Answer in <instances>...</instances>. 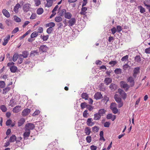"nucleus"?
<instances>
[{"label":"nucleus","instance_id":"f257e3e1","mask_svg":"<svg viewBox=\"0 0 150 150\" xmlns=\"http://www.w3.org/2000/svg\"><path fill=\"white\" fill-rule=\"evenodd\" d=\"M35 127L34 125L31 123H28L25 126V130L30 131V130L33 129Z\"/></svg>","mask_w":150,"mask_h":150},{"label":"nucleus","instance_id":"f03ea898","mask_svg":"<svg viewBox=\"0 0 150 150\" xmlns=\"http://www.w3.org/2000/svg\"><path fill=\"white\" fill-rule=\"evenodd\" d=\"M120 85L121 88H123L126 91L129 88V86L124 81H121L120 82Z\"/></svg>","mask_w":150,"mask_h":150},{"label":"nucleus","instance_id":"7ed1b4c3","mask_svg":"<svg viewBox=\"0 0 150 150\" xmlns=\"http://www.w3.org/2000/svg\"><path fill=\"white\" fill-rule=\"evenodd\" d=\"M31 5L29 3L25 4L23 7V9L24 12H27L29 11Z\"/></svg>","mask_w":150,"mask_h":150},{"label":"nucleus","instance_id":"20e7f679","mask_svg":"<svg viewBox=\"0 0 150 150\" xmlns=\"http://www.w3.org/2000/svg\"><path fill=\"white\" fill-rule=\"evenodd\" d=\"M127 81L129 82L131 86H133L134 85V81L133 78L132 76H129L127 79Z\"/></svg>","mask_w":150,"mask_h":150},{"label":"nucleus","instance_id":"39448f33","mask_svg":"<svg viewBox=\"0 0 150 150\" xmlns=\"http://www.w3.org/2000/svg\"><path fill=\"white\" fill-rule=\"evenodd\" d=\"M30 112V110L28 108H26L23 110L22 112V115L25 116L28 115Z\"/></svg>","mask_w":150,"mask_h":150},{"label":"nucleus","instance_id":"423d86ee","mask_svg":"<svg viewBox=\"0 0 150 150\" xmlns=\"http://www.w3.org/2000/svg\"><path fill=\"white\" fill-rule=\"evenodd\" d=\"M102 98V95L100 92H98L96 93L94 96V98L96 100L100 99Z\"/></svg>","mask_w":150,"mask_h":150},{"label":"nucleus","instance_id":"0eeeda50","mask_svg":"<svg viewBox=\"0 0 150 150\" xmlns=\"http://www.w3.org/2000/svg\"><path fill=\"white\" fill-rule=\"evenodd\" d=\"M118 92L124 99H125L126 98L127 96L126 94L123 90L121 89H119L118 90Z\"/></svg>","mask_w":150,"mask_h":150},{"label":"nucleus","instance_id":"6e6552de","mask_svg":"<svg viewBox=\"0 0 150 150\" xmlns=\"http://www.w3.org/2000/svg\"><path fill=\"white\" fill-rule=\"evenodd\" d=\"M47 50V47L46 45H41L39 48L40 51L46 52Z\"/></svg>","mask_w":150,"mask_h":150},{"label":"nucleus","instance_id":"1a4fd4ad","mask_svg":"<svg viewBox=\"0 0 150 150\" xmlns=\"http://www.w3.org/2000/svg\"><path fill=\"white\" fill-rule=\"evenodd\" d=\"M139 69L140 68L139 67H137L136 68H135L133 71V76L135 78L137 74L139 72Z\"/></svg>","mask_w":150,"mask_h":150},{"label":"nucleus","instance_id":"9d476101","mask_svg":"<svg viewBox=\"0 0 150 150\" xmlns=\"http://www.w3.org/2000/svg\"><path fill=\"white\" fill-rule=\"evenodd\" d=\"M76 20L74 18H71L69 21L68 23H69V26H73L75 23Z\"/></svg>","mask_w":150,"mask_h":150},{"label":"nucleus","instance_id":"9b49d317","mask_svg":"<svg viewBox=\"0 0 150 150\" xmlns=\"http://www.w3.org/2000/svg\"><path fill=\"white\" fill-rule=\"evenodd\" d=\"M88 8L87 7H82L81 11L80 13V14L82 15H85L87 13L86 11H87Z\"/></svg>","mask_w":150,"mask_h":150},{"label":"nucleus","instance_id":"f8f14e48","mask_svg":"<svg viewBox=\"0 0 150 150\" xmlns=\"http://www.w3.org/2000/svg\"><path fill=\"white\" fill-rule=\"evenodd\" d=\"M29 54L28 51H25L22 52V54H20V56L21 57H23V58H26L28 57Z\"/></svg>","mask_w":150,"mask_h":150},{"label":"nucleus","instance_id":"ddd939ff","mask_svg":"<svg viewBox=\"0 0 150 150\" xmlns=\"http://www.w3.org/2000/svg\"><path fill=\"white\" fill-rule=\"evenodd\" d=\"M2 12L4 15L7 18H9L10 17V15L9 13L6 9H3Z\"/></svg>","mask_w":150,"mask_h":150},{"label":"nucleus","instance_id":"4468645a","mask_svg":"<svg viewBox=\"0 0 150 150\" xmlns=\"http://www.w3.org/2000/svg\"><path fill=\"white\" fill-rule=\"evenodd\" d=\"M10 39V36L9 35H8L7 37L4 39V42L3 43L2 45L4 46H5L8 42V41Z\"/></svg>","mask_w":150,"mask_h":150},{"label":"nucleus","instance_id":"2eb2a0df","mask_svg":"<svg viewBox=\"0 0 150 150\" xmlns=\"http://www.w3.org/2000/svg\"><path fill=\"white\" fill-rule=\"evenodd\" d=\"M21 106H20L18 105L14 107L13 110V111L14 113H17L20 111V108Z\"/></svg>","mask_w":150,"mask_h":150},{"label":"nucleus","instance_id":"dca6fc26","mask_svg":"<svg viewBox=\"0 0 150 150\" xmlns=\"http://www.w3.org/2000/svg\"><path fill=\"white\" fill-rule=\"evenodd\" d=\"M47 3L45 4V6L47 7H51L53 4L52 0H46Z\"/></svg>","mask_w":150,"mask_h":150},{"label":"nucleus","instance_id":"f3484780","mask_svg":"<svg viewBox=\"0 0 150 150\" xmlns=\"http://www.w3.org/2000/svg\"><path fill=\"white\" fill-rule=\"evenodd\" d=\"M21 7V5L19 4H17L14 8V11L15 12V13H17L18 11L19 8H20Z\"/></svg>","mask_w":150,"mask_h":150},{"label":"nucleus","instance_id":"a211bd4d","mask_svg":"<svg viewBox=\"0 0 150 150\" xmlns=\"http://www.w3.org/2000/svg\"><path fill=\"white\" fill-rule=\"evenodd\" d=\"M72 16V14L70 13L69 12H66L64 17L67 19H70L71 18Z\"/></svg>","mask_w":150,"mask_h":150},{"label":"nucleus","instance_id":"6ab92c4d","mask_svg":"<svg viewBox=\"0 0 150 150\" xmlns=\"http://www.w3.org/2000/svg\"><path fill=\"white\" fill-rule=\"evenodd\" d=\"M16 139V137L15 135H12L9 139V141L10 142H15Z\"/></svg>","mask_w":150,"mask_h":150},{"label":"nucleus","instance_id":"aec40b11","mask_svg":"<svg viewBox=\"0 0 150 150\" xmlns=\"http://www.w3.org/2000/svg\"><path fill=\"white\" fill-rule=\"evenodd\" d=\"M81 97L83 99L85 100H88V96L86 93H83L81 95Z\"/></svg>","mask_w":150,"mask_h":150},{"label":"nucleus","instance_id":"412c9836","mask_svg":"<svg viewBox=\"0 0 150 150\" xmlns=\"http://www.w3.org/2000/svg\"><path fill=\"white\" fill-rule=\"evenodd\" d=\"M55 25V23L54 22H52L49 23L45 24V27L46 28L50 27H52V28L54 27Z\"/></svg>","mask_w":150,"mask_h":150},{"label":"nucleus","instance_id":"4be33fe9","mask_svg":"<svg viewBox=\"0 0 150 150\" xmlns=\"http://www.w3.org/2000/svg\"><path fill=\"white\" fill-rule=\"evenodd\" d=\"M10 88L9 87H7L3 89L2 93L4 94H6L10 90Z\"/></svg>","mask_w":150,"mask_h":150},{"label":"nucleus","instance_id":"5701e85b","mask_svg":"<svg viewBox=\"0 0 150 150\" xmlns=\"http://www.w3.org/2000/svg\"><path fill=\"white\" fill-rule=\"evenodd\" d=\"M101 115L98 113H96L94 115L93 119L95 120H98L100 119Z\"/></svg>","mask_w":150,"mask_h":150},{"label":"nucleus","instance_id":"b1692460","mask_svg":"<svg viewBox=\"0 0 150 150\" xmlns=\"http://www.w3.org/2000/svg\"><path fill=\"white\" fill-rule=\"evenodd\" d=\"M112 79L109 78H105V80L104 82L107 85H108L109 83H111L112 82Z\"/></svg>","mask_w":150,"mask_h":150},{"label":"nucleus","instance_id":"393cba45","mask_svg":"<svg viewBox=\"0 0 150 150\" xmlns=\"http://www.w3.org/2000/svg\"><path fill=\"white\" fill-rule=\"evenodd\" d=\"M10 69L11 72L12 73H15L17 69V67L13 66L11 67L10 68Z\"/></svg>","mask_w":150,"mask_h":150},{"label":"nucleus","instance_id":"a878e982","mask_svg":"<svg viewBox=\"0 0 150 150\" xmlns=\"http://www.w3.org/2000/svg\"><path fill=\"white\" fill-rule=\"evenodd\" d=\"M43 9L42 8H38L37 10V13L38 15H41L43 12Z\"/></svg>","mask_w":150,"mask_h":150},{"label":"nucleus","instance_id":"bb28decb","mask_svg":"<svg viewBox=\"0 0 150 150\" xmlns=\"http://www.w3.org/2000/svg\"><path fill=\"white\" fill-rule=\"evenodd\" d=\"M26 131L23 134V136L24 138L28 137L30 134V131L25 130Z\"/></svg>","mask_w":150,"mask_h":150},{"label":"nucleus","instance_id":"cd10ccee","mask_svg":"<svg viewBox=\"0 0 150 150\" xmlns=\"http://www.w3.org/2000/svg\"><path fill=\"white\" fill-rule=\"evenodd\" d=\"M116 85L112 83L110 86V88L112 90H114L117 89Z\"/></svg>","mask_w":150,"mask_h":150},{"label":"nucleus","instance_id":"c85d7f7f","mask_svg":"<svg viewBox=\"0 0 150 150\" xmlns=\"http://www.w3.org/2000/svg\"><path fill=\"white\" fill-rule=\"evenodd\" d=\"M0 108L1 111L3 112H5L7 110L6 107L4 105H1L0 107Z\"/></svg>","mask_w":150,"mask_h":150},{"label":"nucleus","instance_id":"c756f323","mask_svg":"<svg viewBox=\"0 0 150 150\" xmlns=\"http://www.w3.org/2000/svg\"><path fill=\"white\" fill-rule=\"evenodd\" d=\"M85 132L87 135H89L91 132V129L88 127H87L85 129Z\"/></svg>","mask_w":150,"mask_h":150},{"label":"nucleus","instance_id":"7c9ffc66","mask_svg":"<svg viewBox=\"0 0 150 150\" xmlns=\"http://www.w3.org/2000/svg\"><path fill=\"white\" fill-rule=\"evenodd\" d=\"M38 53V52L37 50H33L32 51L30 54V57H34L36 54H37Z\"/></svg>","mask_w":150,"mask_h":150},{"label":"nucleus","instance_id":"2f4dec72","mask_svg":"<svg viewBox=\"0 0 150 150\" xmlns=\"http://www.w3.org/2000/svg\"><path fill=\"white\" fill-rule=\"evenodd\" d=\"M62 20V18L60 16H56L55 18V21L57 22H59Z\"/></svg>","mask_w":150,"mask_h":150},{"label":"nucleus","instance_id":"473e14b6","mask_svg":"<svg viewBox=\"0 0 150 150\" xmlns=\"http://www.w3.org/2000/svg\"><path fill=\"white\" fill-rule=\"evenodd\" d=\"M105 112L106 110L104 109H101L99 110L98 113L101 116L105 114Z\"/></svg>","mask_w":150,"mask_h":150},{"label":"nucleus","instance_id":"72a5a7b5","mask_svg":"<svg viewBox=\"0 0 150 150\" xmlns=\"http://www.w3.org/2000/svg\"><path fill=\"white\" fill-rule=\"evenodd\" d=\"M38 35V33L36 31H35L33 32L31 35V38H34L36 37Z\"/></svg>","mask_w":150,"mask_h":150},{"label":"nucleus","instance_id":"f704fd0d","mask_svg":"<svg viewBox=\"0 0 150 150\" xmlns=\"http://www.w3.org/2000/svg\"><path fill=\"white\" fill-rule=\"evenodd\" d=\"M138 8L140 9V11L142 13H143L145 11V9L142 6H140L138 7Z\"/></svg>","mask_w":150,"mask_h":150},{"label":"nucleus","instance_id":"c9c22d12","mask_svg":"<svg viewBox=\"0 0 150 150\" xmlns=\"http://www.w3.org/2000/svg\"><path fill=\"white\" fill-rule=\"evenodd\" d=\"M114 72L117 74H120L122 72V70L120 68H117L114 70Z\"/></svg>","mask_w":150,"mask_h":150},{"label":"nucleus","instance_id":"e433bc0d","mask_svg":"<svg viewBox=\"0 0 150 150\" xmlns=\"http://www.w3.org/2000/svg\"><path fill=\"white\" fill-rule=\"evenodd\" d=\"M23 58V57H21L20 56V54L18 55V64H20L22 63Z\"/></svg>","mask_w":150,"mask_h":150},{"label":"nucleus","instance_id":"4c0bfd02","mask_svg":"<svg viewBox=\"0 0 150 150\" xmlns=\"http://www.w3.org/2000/svg\"><path fill=\"white\" fill-rule=\"evenodd\" d=\"M66 12V10L65 9H62L60 13V16H64Z\"/></svg>","mask_w":150,"mask_h":150},{"label":"nucleus","instance_id":"58836bf2","mask_svg":"<svg viewBox=\"0 0 150 150\" xmlns=\"http://www.w3.org/2000/svg\"><path fill=\"white\" fill-rule=\"evenodd\" d=\"M99 127L98 126H95L92 128V130L93 132H97L99 130Z\"/></svg>","mask_w":150,"mask_h":150},{"label":"nucleus","instance_id":"ea45409f","mask_svg":"<svg viewBox=\"0 0 150 150\" xmlns=\"http://www.w3.org/2000/svg\"><path fill=\"white\" fill-rule=\"evenodd\" d=\"M117 63V62L116 61H112L109 62V64L110 65L111 67H113L116 65Z\"/></svg>","mask_w":150,"mask_h":150},{"label":"nucleus","instance_id":"a19ab883","mask_svg":"<svg viewBox=\"0 0 150 150\" xmlns=\"http://www.w3.org/2000/svg\"><path fill=\"white\" fill-rule=\"evenodd\" d=\"M109 100V98L107 96H105L104 98L101 101L106 103Z\"/></svg>","mask_w":150,"mask_h":150},{"label":"nucleus","instance_id":"79ce46f5","mask_svg":"<svg viewBox=\"0 0 150 150\" xmlns=\"http://www.w3.org/2000/svg\"><path fill=\"white\" fill-rule=\"evenodd\" d=\"M18 54L17 53H15L13 55V60L14 62H15L16 61L18 58Z\"/></svg>","mask_w":150,"mask_h":150},{"label":"nucleus","instance_id":"37998d69","mask_svg":"<svg viewBox=\"0 0 150 150\" xmlns=\"http://www.w3.org/2000/svg\"><path fill=\"white\" fill-rule=\"evenodd\" d=\"M88 105H87L85 102L81 104V108L83 109L85 108H87Z\"/></svg>","mask_w":150,"mask_h":150},{"label":"nucleus","instance_id":"c03bdc74","mask_svg":"<svg viewBox=\"0 0 150 150\" xmlns=\"http://www.w3.org/2000/svg\"><path fill=\"white\" fill-rule=\"evenodd\" d=\"M15 101L14 99H12L10 100L9 103L10 105L12 107L13 106L16 104Z\"/></svg>","mask_w":150,"mask_h":150},{"label":"nucleus","instance_id":"a18cd8bd","mask_svg":"<svg viewBox=\"0 0 150 150\" xmlns=\"http://www.w3.org/2000/svg\"><path fill=\"white\" fill-rule=\"evenodd\" d=\"M53 30L54 29L52 28V27H49L47 29V32L48 34H50L52 33Z\"/></svg>","mask_w":150,"mask_h":150},{"label":"nucleus","instance_id":"49530a36","mask_svg":"<svg viewBox=\"0 0 150 150\" xmlns=\"http://www.w3.org/2000/svg\"><path fill=\"white\" fill-rule=\"evenodd\" d=\"M117 95L115 94L114 96V98H115V101L117 103H118L119 102H120L121 101V99L120 98L117 97Z\"/></svg>","mask_w":150,"mask_h":150},{"label":"nucleus","instance_id":"de8ad7c7","mask_svg":"<svg viewBox=\"0 0 150 150\" xmlns=\"http://www.w3.org/2000/svg\"><path fill=\"white\" fill-rule=\"evenodd\" d=\"M5 83L3 81H0V87L3 88L5 87Z\"/></svg>","mask_w":150,"mask_h":150},{"label":"nucleus","instance_id":"09e8293b","mask_svg":"<svg viewBox=\"0 0 150 150\" xmlns=\"http://www.w3.org/2000/svg\"><path fill=\"white\" fill-rule=\"evenodd\" d=\"M128 58V55H126V56L123 57L121 59V60L122 62L126 61L127 60Z\"/></svg>","mask_w":150,"mask_h":150},{"label":"nucleus","instance_id":"8fccbe9b","mask_svg":"<svg viewBox=\"0 0 150 150\" xmlns=\"http://www.w3.org/2000/svg\"><path fill=\"white\" fill-rule=\"evenodd\" d=\"M128 68H130V66L127 64H126L123 66V69L124 70H126Z\"/></svg>","mask_w":150,"mask_h":150},{"label":"nucleus","instance_id":"3c124183","mask_svg":"<svg viewBox=\"0 0 150 150\" xmlns=\"http://www.w3.org/2000/svg\"><path fill=\"white\" fill-rule=\"evenodd\" d=\"M117 107V105L115 103H112L110 106V108L111 110L114 109Z\"/></svg>","mask_w":150,"mask_h":150},{"label":"nucleus","instance_id":"603ef678","mask_svg":"<svg viewBox=\"0 0 150 150\" xmlns=\"http://www.w3.org/2000/svg\"><path fill=\"white\" fill-rule=\"evenodd\" d=\"M14 20L17 22H20L21 21V19L16 16H14Z\"/></svg>","mask_w":150,"mask_h":150},{"label":"nucleus","instance_id":"864d4df0","mask_svg":"<svg viewBox=\"0 0 150 150\" xmlns=\"http://www.w3.org/2000/svg\"><path fill=\"white\" fill-rule=\"evenodd\" d=\"M135 60L136 62H139L141 61V57L139 55H137L135 58Z\"/></svg>","mask_w":150,"mask_h":150},{"label":"nucleus","instance_id":"5fc2aeb1","mask_svg":"<svg viewBox=\"0 0 150 150\" xmlns=\"http://www.w3.org/2000/svg\"><path fill=\"white\" fill-rule=\"evenodd\" d=\"M40 113V111L39 110H36L33 113L32 116H33L38 115Z\"/></svg>","mask_w":150,"mask_h":150},{"label":"nucleus","instance_id":"6e6d98bb","mask_svg":"<svg viewBox=\"0 0 150 150\" xmlns=\"http://www.w3.org/2000/svg\"><path fill=\"white\" fill-rule=\"evenodd\" d=\"M86 139L87 142L90 143L91 141V136H88L86 137Z\"/></svg>","mask_w":150,"mask_h":150},{"label":"nucleus","instance_id":"4d7b16f0","mask_svg":"<svg viewBox=\"0 0 150 150\" xmlns=\"http://www.w3.org/2000/svg\"><path fill=\"white\" fill-rule=\"evenodd\" d=\"M37 17V15L35 13H32L30 17V19H35Z\"/></svg>","mask_w":150,"mask_h":150},{"label":"nucleus","instance_id":"13d9d810","mask_svg":"<svg viewBox=\"0 0 150 150\" xmlns=\"http://www.w3.org/2000/svg\"><path fill=\"white\" fill-rule=\"evenodd\" d=\"M19 30V28L18 27L15 28L12 32V34H15Z\"/></svg>","mask_w":150,"mask_h":150},{"label":"nucleus","instance_id":"bf43d9fd","mask_svg":"<svg viewBox=\"0 0 150 150\" xmlns=\"http://www.w3.org/2000/svg\"><path fill=\"white\" fill-rule=\"evenodd\" d=\"M35 4L36 6H38L41 4L40 0H35Z\"/></svg>","mask_w":150,"mask_h":150},{"label":"nucleus","instance_id":"052dcab7","mask_svg":"<svg viewBox=\"0 0 150 150\" xmlns=\"http://www.w3.org/2000/svg\"><path fill=\"white\" fill-rule=\"evenodd\" d=\"M116 28L117 31L118 33L120 32L122 30V28L121 27V26L120 25H118L117 26Z\"/></svg>","mask_w":150,"mask_h":150},{"label":"nucleus","instance_id":"680f3d73","mask_svg":"<svg viewBox=\"0 0 150 150\" xmlns=\"http://www.w3.org/2000/svg\"><path fill=\"white\" fill-rule=\"evenodd\" d=\"M112 33L113 34H114L116 32V29L115 27H113L111 30Z\"/></svg>","mask_w":150,"mask_h":150},{"label":"nucleus","instance_id":"e2e57ef3","mask_svg":"<svg viewBox=\"0 0 150 150\" xmlns=\"http://www.w3.org/2000/svg\"><path fill=\"white\" fill-rule=\"evenodd\" d=\"M87 111V110H86L83 112V116L84 117H87V115H88Z\"/></svg>","mask_w":150,"mask_h":150},{"label":"nucleus","instance_id":"0e129e2a","mask_svg":"<svg viewBox=\"0 0 150 150\" xmlns=\"http://www.w3.org/2000/svg\"><path fill=\"white\" fill-rule=\"evenodd\" d=\"M5 23L8 26L10 25L11 23V21L9 19L6 20L5 21Z\"/></svg>","mask_w":150,"mask_h":150},{"label":"nucleus","instance_id":"69168bd1","mask_svg":"<svg viewBox=\"0 0 150 150\" xmlns=\"http://www.w3.org/2000/svg\"><path fill=\"white\" fill-rule=\"evenodd\" d=\"M87 108L90 111H91L93 109V106L89 105H88Z\"/></svg>","mask_w":150,"mask_h":150},{"label":"nucleus","instance_id":"338daca9","mask_svg":"<svg viewBox=\"0 0 150 150\" xmlns=\"http://www.w3.org/2000/svg\"><path fill=\"white\" fill-rule=\"evenodd\" d=\"M90 149L91 150H96L97 147L96 146L92 145L91 146Z\"/></svg>","mask_w":150,"mask_h":150},{"label":"nucleus","instance_id":"774afa93","mask_svg":"<svg viewBox=\"0 0 150 150\" xmlns=\"http://www.w3.org/2000/svg\"><path fill=\"white\" fill-rule=\"evenodd\" d=\"M145 52L147 54H150V47L145 49Z\"/></svg>","mask_w":150,"mask_h":150}]
</instances>
